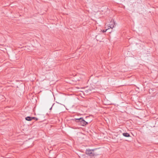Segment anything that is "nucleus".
Listing matches in <instances>:
<instances>
[{"mask_svg": "<svg viewBox=\"0 0 158 158\" xmlns=\"http://www.w3.org/2000/svg\"><path fill=\"white\" fill-rule=\"evenodd\" d=\"M97 149H86L85 153L86 155L91 157H93L98 155L99 153L96 152Z\"/></svg>", "mask_w": 158, "mask_h": 158, "instance_id": "1", "label": "nucleus"}, {"mask_svg": "<svg viewBox=\"0 0 158 158\" xmlns=\"http://www.w3.org/2000/svg\"><path fill=\"white\" fill-rule=\"evenodd\" d=\"M71 120L75 121L76 122L79 123V124L83 126H85L88 124V123L85 121L82 117L78 118L72 119Z\"/></svg>", "mask_w": 158, "mask_h": 158, "instance_id": "2", "label": "nucleus"}, {"mask_svg": "<svg viewBox=\"0 0 158 158\" xmlns=\"http://www.w3.org/2000/svg\"><path fill=\"white\" fill-rule=\"evenodd\" d=\"M110 26V27L111 28H113L114 27V22L113 19L111 20L109 24Z\"/></svg>", "mask_w": 158, "mask_h": 158, "instance_id": "3", "label": "nucleus"}, {"mask_svg": "<svg viewBox=\"0 0 158 158\" xmlns=\"http://www.w3.org/2000/svg\"><path fill=\"white\" fill-rule=\"evenodd\" d=\"M123 135L125 137H128L131 136L130 134L127 133H123Z\"/></svg>", "mask_w": 158, "mask_h": 158, "instance_id": "4", "label": "nucleus"}, {"mask_svg": "<svg viewBox=\"0 0 158 158\" xmlns=\"http://www.w3.org/2000/svg\"><path fill=\"white\" fill-rule=\"evenodd\" d=\"M25 119L28 121H31L32 120V117L27 116L25 118Z\"/></svg>", "mask_w": 158, "mask_h": 158, "instance_id": "5", "label": "nucleus"}, {"mask_svg": "<svg viewBox=\"0 0 158 158\" xmlns=\"http://www.w3.org/2000/svg\"><path fill=\"white\" fill-rule=\"evenodd\" d=\"M32 119H34L35 121H37L38 120V118L35 117H32Z\"/></svg>", "mask_w": 158, "mask_h": 158, "instance_id": "6", "label": "nucleus"}, {"mask_svg": "<svg viewBox=\"0 0 158 158\" xmlns=\"http://www.w3.org/2000/svg\"><path fill=\"white\" fill-rule=\"evenodd\" d=\"M108 30V29H107L106 30H103V31H102V32H106Z\"/></svg>", "mask_w": 158, "mask_h": 158, "instance_id": "7", "label": "nucleus"}, {"mask_svg": "<svg viewBox=\"0 0 158 158\" xmlns=\"http://www.w3.org/2000/svg\"><path fill=\"white\" fill-rule=\"evenodd\" d=\"M52 106L50 109V110H51L52 109Z\"/></svg>", "mask_w": 158, "mask_h": 158, "instance_id": "8", "label": "nucleus"}]
</instances>
